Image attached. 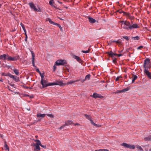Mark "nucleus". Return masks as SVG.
Returning <instances> with one entry per match:
<instances>
[{
	"instance_id": "37",
	"label": "nucleus",
	"mask_w": 151,
	"mask_h": 151,
	"mask_svg": "<svg viewBox=\"0 0 151 151\" xmlns=\"http://www.w3.org/2000/svg\"><path fill=\"white\" fill-rule=\"evenodd\" d=\"M122 78V77L121 76H118L116 78L115 81H117L119 80V79H120L121 78Z\"/></svg>"
},
{
	"instance_id": "51",
	"label": "nucleus",
	"mask_w": 151,
	"mask_h": 151,
	"mask_svg": "<svg viewBox=\"0 0 151 151\" xmlns=\"http://www.w3.org/2000/svg\"><path fill=\"white\" fill-rule=\"evenodd\" d=\"M54 67V68L53 69V71H55L57 67Z\"/></svg>"
},
{
	"instance_id": "59",
	"label": "nucleus",
	"mask_w": 151,
	"mask_h": 151,
	"mask_svg": "<svg viewBox=\"0 0 151 151\" xmlns=\"http://www.w3.org/2000/svg\"><path fill=\"white\" fill-rule=\"evenodd\" d=\"M112 41H113L112 40H111L110 41V42H111L112 43V42H113Z\"/></svg>"
},
{
	"instance_id": "35",
	"label": "nucleus",
	"mask_w": 151,
	"mask_h": 151,
	"mask_svg": "<svg viewBox=\"0 0 151 151\" xmlns=\"http://www.w3.org/2000/svg\"><path fill=\"white\" fill-rule=\"evenodd\" d=\"M137 148L139 149L140 150L142 151L143 150V149L142 148V147L138 145H137L136 146Z\"/></svg>"
},
{
	"instance_id": "12",
	"label": "nucleus",
	"mask_w": 151,
	"mask_h": 151,
	"mask_svg": "<svg viewBox=\"0 0 151 151\" xmlns=\"http://www.w3.org/2000/svg\"><path fill=\"white\" fill-rule=\"evenodd\" d=\"M117 12H118L120 14L123 13V15H125L127 17H128L130 18V17H131V16L129 13L124 12L121 10H119L117 11Z\"/></svg>"
},
{
	"instance_id": "43",
	"label": "nucleus",
	"mask_w": 151,
	"mask_h": 151,
	"mask_svg": "<svg viewBox=\"0 0 151 151\" xmlns=\"http://www.w3.org/2000/svg\"><path fill=\"white\" fill-rule=\"evenodd\" d=\"M113 59V62L114 63H115L116 62V59L115 58H112Z\"/></svg>"
},
{
	"instance_id": "28",
	"label": "nucleus",
	"mask_w": 151,
	"mask_h": 151,
	"mask_svg": "<svg viewBox=\"0 0 151 151\" xmlns=\"http://www.w3.org/2000/svg\"><path fill=\"white\" fill-rule=\"evenodd\" d=\"M139 39V37L138 36H136L135 37H132V39L133 40H138Z\"/></svg>"
},
{
	"instance_id": "33",
	"label": "nucleus",
	"mask_w": 151,
	"mask_h": 151,
	"mask_svg": "<svg viewBox=\"0 0 151 151\" xmlns=\"http://www.w3.org/2000/svg\"><path fill=\"white\" fill-rule=\"evenodd\" d=\"M90 121L91 122V124H93V125L95 126H96V127H99V126H98V125L96 124L95 123H94L93 120H92L91 119V120H90Z\"/></svg>"
},
{
	"instance_id": "64",
	"label": "nucleus",
	"mask_w": 151,
	"mask_h": 151,
	"mask_svg": "<svg viewBox=\"0 0 151 151\" xmlns=\"http://www.w3.org/2000/svg\"><path fill=\"white\" fill-rule=\"evenodd\" d=\"M150 63H151V62H150Z\"/></svg>"
},
{
	"instance_id": "13",
	"label": "nucleus",
	"mask_w": 151,
	"mask_h": 151,
	"mask_svg": "<svg viewBox=\"0 0 151 151\" xmlns=\"http://www.w3.org/2000/svg\"><path fill=\"white\" fill-rule=\"evenodd\" d=\"M73 57L80 63H81L82 62L81 58L78 56L76 55H73Z\"/></svg>"
},
{
	"instance_id": "47",
	"label": "nucleus",
	"mask_w": 151,
	"mask_h": 151,
	"mask_svg": "<svg viewBox=\"0 0 151 151\" xmlns=\"http://www.w3.org/2000/svg\"><path fill=\"white\" fill-rule=\"evenodd\" d=\"M40 146L42 147H43V148H44V149H46L47 148L46 146V145H42L41 144V145H40Z\"/></svg>"
},
{
	"instance_id": "46",
	"label": "nucleus",
	"mask_w": 151,
	"mask_h": 151,
	"mask_svg": "<svg viewBox=\"0 0 151 151\" xmlns=\"http://www.w3.org/2000/svg\"><path fill=\"white\" fill-rule=\"evenodd\" d=\"M36 71L39 74L41 73L39 68H37L36 69Z\"/></svg>"
},
{
	"instance_id": "23",
	"label": "nucleus",
	"mask_w": 151,
	"mask_h": 151,
	"mask_svg": "<svg viewBox=\"0 0 151 151\" xmlns=\"http://www.w3.org/2000/svg\"><path fill=\"white\" fill-rule=\"evenodd\" d=\"M129 88L128 87H127V88H124L122 90H121V91H120V92H122V93L125 92H126V91H129Z\"/></svg>"
},
{
	"instance_id": "29",
	"label": "nucleus",
	"mask_w": 151,
	"mask_h": 151,
	"mask_svg": "<svg viewBox=\"0 0 151 151\" xmlns=\"http://www.w3.org/2000/svg\"><path fill=\"white\" fill-rule=\"evenodd\" d=\"M84 115L85 117L87 119L90 120H91V117L90 116H89L87 114H85Z\"/></svg>"
},
{
	"instance_id": "25",
	"label": "nucleus",
	"mask_w": 151,
	"mask_h": 151,
	"mask_svg": "<svg viewBox=\"0 0 151 151\" xmlns=\"http://www.w3.org/2000/svg\"><path fill=\"white\" fill-rule=\"evenodd\" d=\"M48 21L49 22V23L50 24H53V25H56V24L57 23H56L53 22L51 20V19H50V18H48Z\"/></svg>"
},
{
	"instance_id": "1",
	"label": "nucleus",
	"mask_w": 151,
	"mask_h": 151,
	"mask_svg": "<svg viewBox=\"0 0 151 151\" xmlns=\"http://www.w3.org/2000/svg\"><path fill=\"white\" fill-rule=\"evenodd\" d=\"M121 22L122 23V25H124L126 26H123L122 28L126 30H131L134 29H136L139 28V26L138 24L136 23H133L132 22H131V24L130 23L127 21H121Z\"/></svg>"
},
{
	"instance_id": "11",
	"label": "nucleus",
	"mask_w": 151,
	"mask_h": 151,
	"mask_svg": "<svg viewBox=\"0 0 151 151\" xmlns=\"http://www.w3.org/2000/svg\"><path fill=\"white\" fill-rule=\"evenodd\" d=\"M145 67V72L147 75L148 77L150 79H151V73L149 72L147 69V67Z\"/></svg>"
},
{
	"instance_id": "4",
	"label": "nucleus",
	"mask_w": 151,
	"mask_h": 151,
	"mask_svg": "<svg viewBox=\"0 0 151 151\" xmlns=\"http://www.w3.org/2000/svg\"><path fill=\"white\" fill-rule=\"evenodd\" d=\"M40 83L42 85L43 88L49 86H51L50 84H51V83H47V81L44 79L41 80Z\"/></svg>"
},
{
	"instance_id": "50",
	"label": "nucleus",
	"mask_w": 151,
	"mask_h": 151,
	"mask_svg": "<svg viewBox=\"0 0 151 151\" xmlns=\"http://www.w3.org/2000/svg\"><path fill=\"white\" fill-rule=\"evenodd\" d=\"M73 124L75 125V126H76V125H80V124H79V123H75V124Z\"/></svg>"
},
{
	"instance_id": "61",
	"label": "nucleus",
	"mask_w": 151,
	"mask_h": 151,
	"mask_svg": "<svg viewBox=\"0 0 151 151\" xmlns=\"http://www.w3.org/2000/svg\"><path fill=\"white\" fill-rule=\"evenodd\" d=\"M1 5L0 4V8L1 7Z\"/></svg>"
},
{
	"instance_id": "56",
	"label": "nucleus",
	"mask_w": 151,
	"mask_h": 151,
	"mask_svg": "<svg viewBox=\"0 0 151 151\" xmlns=\"http://www.w3.org/2000/svg\"><path fill=\"white\" fill-rule=\"evenodd\" d=\"M113 42H116V41L115 40H113L112 41Z\"/></svg>"
},
{
	"instance_id": "31",
	"label": "nucleus",
	"mask_w": 151,
	"mask_h": 151,
	"mask_svg": "<svg viewBox=\"0 0 151 151\" xmlns=\"http://www.w3.org/2000/svg\"><path fill=\"white\" fill-rule=\"evenodd\" d=\"M21 25L24 32H25V33H26V30L25 29V27H24V25L23 24H22V23H21Z\"/></svg>"
},
{
	"instance_id": "60",
	"label": "nucleus",
	"mask_w": 151,
	"mask_h": 151,
	"mask_svg": "<svg viewBox=\"0 0 151 151\" xmlns=\"http://www.w3.org/2000/svg\"><path fill=\"white\" fill-rule=\"evenodd\" d=\"M59 19H60L61 20H63L62 19H61V18H59Z\"/></svg>"
},
{
	"instance_id": "55",
	"label": "nucleus",
	"mask_w": 151,
	"mask_h": 151,
	"mask_svg": "<svg viewBox=\"0 0 151 151\" xmlns=\"http://www.w3.org/2000/svg\"><path fill=\"white\" fill-rule=\"evenodd\" d=\"M14 84H11L10 85L12 86H14Z\"/></svg>"
},
{
	"instance_id": "36",
	"label": "nucleus",
	"mask_w": 151,
	"mask_h": 151,
	"mask_svg": "<svg viewBox=\"0 0 151 151\" xmlns=\"http://www.w3.org/2000/svg\"><path fill=\"white\" fill-rule=\"evenodd\" d=\"M95 151H109L107 149H100L98 150H95Z\"/></svg>"
},
{
	"instance_id": "38",
	"label": "nucleus",
	"mask_w": 151,
	"mask_h": 151,
	"mask_svg": "<svg viewBox=\"0 0 151 151\" xmlns=\"http://www.w3.org/2000/svg\"><path fill=\"white\" fill-rule=\"evenodd\" d=\"M74 82V81H70L69 82H67L66 84L69 85V84H72V83H73Z\"/></svg>"
},
{
	"instance_id": "20",
	"label": "nucleus",
	"mask_w": 151,
	"mask_h": 151,
	"mask_svg": "<svg viewBox=\"0 0 151 151\" xmlns=\"http://www.w3.org/2000/svg\"><path fill=\"white\" fill-rule=\"evenodd\" d=\"M91 75L90 74H88L85 77V79L82 80V82H83L86 80H89L90 78Z\"/></svg>"
},
{
	"instance_id": "7",
	"label": "nucleus",
	"mask_w": 151,
	"mask_h": 151,
	"mask_svg": "<svg viewBox=\"0 0 151 151\" xmlns=\"http://www.w3.org/2000/svg\"><path fill=\"white\" fill-rule=\"evenodd\" d=\"M8 76L11 78L13 79L14 81H15L16 82H18L19 81V79L18 77L12 75L10 73H8Z\"/></svg>"
},
{
	"instance_id": "39",
	"label": "nucleus",
	"mask_w": 151,
	"mask_h": 151,
	"mask_svg": "<svg viewBox=\"0 0 151 151\" xmlns=\"http://www.w3.org/2000/svg\"><path fill=\"white\" fill-rule=\"evenodd\" d=\"M66 126V124H65L63 125L62 126H61L59 128V129H63L65 126Z\"/></svg>"
},
{
	"instance_id": "53",
	"label": "nucleus",
	"mask_w": 151,
	"mask_h": 151,
	"mask_svg": "<svg viewBox=\"0 0 151 151\" xmlns=\"http://www.w3.org/2000/svg\"><path fill=\"white\" fill-rule=\"evenodd\" d=\"M121 91V90H118L117 91V93H122V92H120V91Z\"/></svg>"
},
{
	"instance_id": "54",
	"label": "nucleus",
	"mask_w": 151,
	"mask_h": 151,
	"mask_svg": "<svg viewBox=\"0 0 151 151\" xmlns=\"http://www.w3.org/2000/svg\"><path fill=\"white\" fill-rule=\"evenodd\" d=\"M79 81V80H76L75 81H74V82H76L78 81Z\"/></svg>"
},
{
	"instance_id": "14",
	"label": "nucleus",
	"mask_w": 151,
	"mask_h": 151,
	"mask_svg": "<svg viewBox=\"0 0 151 151\" xmlns=\"http://www.w3.org/2000/svg\"><path fill=\"white\" fill-rule=\"evenodd\" d=\"M88 18L89 22L93 24L96 22H98V21H96L95 19L90 17H89Z\"/></svg>"
},
{
	"instance_id": "22",
	"label": "nucleus",
	"mask_w": 151,
	"mask_h": 151,
	"mask_svg": "<svg viewBox=\"0 0 151 151\" xmlns=\"http://www.w3.org/2000/svg\"><path fill=\"white\" fill-rule=\"evenodd\" d=\"M144 140L145 141H151V135L145 137Z\"/></svg>"
},
{
	"instance_id": "32",
	"label": "nucleus",
	"mask_w": 151,
	"mask_h": 151,
	"mask_svg": "<svg viewBox=\"0 0 151 151\" xmlns=\"http://www.w3.org/2000/svg\"><path fill=\"white\" fill-rule=\"evenodd\" d=\"M40 76L41 77V80H42L43 79H44V73H40L39 74Z\"/></svg>"
},
{
	"instance_id": "15",
	"label": "nucleus",
	"mask_w": 151,
	"mask_h": 151,
	"mask_svg": "<svg viewBox=\"0 0 151 151\" xmlns=\"http://www.w3.org/2000/svg\"><path fill=\"white\" fill-rule=\"evenodd\" d=\"M107 54L109 55V57L112 58H114V56H117L118 54L116 53H114L111 51L109 52H108Z\"/></svg>"
},
{
	"instance_id": "5",
	"label": "nucleus",
	"mask_w": 151,
	"mask_h": 151,
	"mask_svg": "<svg viewBox=\"0 0 151 151\" xmlns=\"http://www.w3.org/2000/svg\"><path fill=\"white\" fill-rule=\"evenodd\" d=\"M121 145L125 148L131 149H134L135 148V146L134 145L128 144L125 143H123L121 144Z\"/></svg>"
},
{
	"instance_id": "26",
	"label": "nucleus",
	"mask_w": 151,
	"mask_h": 151,
	"mask_svg": "<svg viewBox=\"0 0 151 151\" xmlns=\"http://www.w3.org/2000/svg\"><path fill=\"white\" fill-rule=\"evenodd\" d=\"M133 78L132 80V83H133L135 81L137 78V76L135 75H133Z\"/></svg>"
},
{
	"instance_id": "62",
	"label": "nucleus",
	"mask_w": 151,
	"mask_h": 151,
	"mask_svg": "<svg viewBox=\"0 0 151 151\" xmlns=\"http://www.w3.org/2000/svg\"><path fill=\"white\" fill-rule=\"evenodd\" d=\"M149 151H151V148L149 150Z\"/></svg>"
},
{
	"instance_id": "63",
	"label": "nucleus",
	"mask_w": 151,
	"mask_h": 151,
	"mask_svg": "<svg viewBox=\"0 0 151 151\" xmlns=\"http://www.w3.org/2000/svg\"><path fill=\"white\" fill-rule=\"evenodd\" d=\"M0 81H1V80H0Z\"/></svg>"
},
{
	"instance_id": "48",
	"label": "nucleus",
	"mask_w": 151,
	"mask_h": 151,
	"mask_svg": "<svg viewBox=\"0 0 151 151\" xmlns=\"http://www.w3.org/2000/svg\"><path fill=\"white\" fill-rule=\"evenodd\" d=\"M116 43L119 44H121L122 42L119 41V40H118L117 41H116Z\"/></svg>"
},
{
	"instance_id": "49",
	"label": "nucleus",
	"mask_w": 151,
	"mask_h": 151,
	"mask_svg": "<svg viewBox=\"0 0 151 151\" xmlns=\"http://www.w3.org/2000/svg\"><path fill=\"white\" fill-rule=\"evenodd\" d=\"M143 47V46H139V47H138L137 48V50H139L140 49H141V48H142Z\"/></svg>"
},
{
	"instance_id": "58",
	"label": "nucleus",
	"mask_w": 151,
	"mask_h": 151,
	"mask_svg": "<svg viewBox=\"0 0 151 151\" xmlns=\"http://www.w3.org/2000/svg\"><path fill=\"white\" fill-rule=\"evenodd\" d=\"M27 109V110H28V111H29V110H30V108H29V109Z\"/></svg>"
},
{
	"instance_id": "9",
	"label": "nucleus",
	"mask_w": 151,
	"mask_h": 151,
	"mask_svg": "<svg viewBox=\"0 0 151 151\" xmlns=\"http://www.w3.org/2000/svg\"><path fill=\"white\" fill-rule=\"evenodd\" d=\"M91 96L95 99L97 98L103 99L104 98V97L101 95L98 94L96 93H94L93 95Z\"/></svg>"
},
{
	"instance_id": "17",
	"label": "nucleus",
	"mask_w": 151,
	"mask_h": 151,
	"mask_svg": "<svg viewBox=\"0 0 151 151\" xmlns=\"http://www.w3.org/2000/svg\"><path fill=\"white\" fill-rule=\"evenodd\" d=\"M31 53L32 56V64H33V66H35V62H34L35 55H34V52H33V51H31Z\"/></svg>"
},
{
	"instance_id": "18",
	"label": "nucleus",
	"mask_w": 151,
	"mask_h": 151,
	"mask_svg": "<svg viewBox=\"0 0 151 151\" xmlns=\"http://www.w3.org/2000/svg\"><path fill=\"white\" fill-rule=\"evenodd\" d=\"M46 115V114H42L40 113H38L37 114V117H41L42 118H43Z\"/></svg>"
},
{
	"instance_id": "41",
	"label": "nucleus",
	"mask_w": 151,
	"mask_h": 151,
	"mask_svg": "<svg viewBox=\"0 0 151 151\" xmlns=\"http://www.w3.org/2000/svg\"><path fill=\"white\" fill-rule=\"evenodd\" d=\"M25 37L24 40L25 42H27V35L26 33H25Z\"/></svg>"
},
{
	"instance_id": "52",
	"label": "nucleus",
	"mask_w": 151,
	"mask_h": 151,
	"mask_svg": "<svg viewBox=\"0 0 151 151\" xmlns=\"http://www.w3.org/2000/svg\"><path fill=\"white\" fill-rule=\"evenodd\" d=\"M122 54H118L117 56H118L119 57H120L121 56H122Z\"/></svg>"
},
{
	"instance_id": "21",
	"label": "nucleus",
	"mask_w": 151,
	"mask_h": 151,
	"mask_svg": "<svg viewBox=\"0 0 151 151\" xmlns=\"http://www.w3.org/2000/svg\"><path fill=\"white\" fill-rule=\"evenodd\" d=\"M4 147L5 148V150H8V151H9V147L7 145L6 142H5Z\"/></svg>"
},
{
	"instance_id": "40",
	"label": "nucleus",
	"mask_w": 151,
	"mask_h": 151,
	"mask_svg": "<svg viewBox=\"0 0 151 151\" xmlns=\"http://www.w3.org/2000/svg\"><path fill=\"white\" fill-rule=\"evenodd\" d=\"M89 49L88 50L86 51L82 50V52L84 53H87L89 52Z\"/></svg>"
},
{
	"instance_id": "44",
	"label": "nucleus",
	"mask_w": 151,
	"mask_h": 151,
	"mask_svg": "<svg viewBox=\"0 0 151 151\" xmlns=\"http://www.w3.org/2000/svg\"><path fill=\"white\" fill-rule=\"evenodd\" d=\"M47 115L48 116H50L51 117H52V118L53 117V115H52V114H47Z\"/></svg>"
},
{
	"instance_id": "8",
	"label": "nucleus",
	"mask_w": 151,
	"mask_h": 151,
	"mask_svg": "<svg viewBox=\"0 0 151 151\" xmlns=\"http://www.w3.org/2000/svg\"><path fill=\"white\" fill-rule=\"evenodd\" d=\"M51 86L55 85H59L61 86H63V84L62 81H57L55 82L51 83Z\"/></svg>"
},
{
	"instance_id": "6",
	"label": "nucleus",
	"mask_w": 151,
	"mask_h": 151,
	"mask_svg": "<svg viewBox=\"0 0 151 151\" xmlns=\"http://www.w3.org/2000/svg\"><path fill=\"white\" fill-rule=\"evenodd\" d=\"M29 5L31 9L35 11H36L37 12L40 11V9L39 8L37 9L34 4L32 2H30L29 3Z\"/></svg>"
},
{
	"instance_id": "34",
	"label": "nucleus",
	"mask_w": 151,
	"mask_h": 151,
	"mask_svg": "<svg viewBox=\"0 0 151 151\" xmlns=\"http://www.w3.org/2000/svg\"><path fill=\"white\" fill-rule=\"evenodd\" d=\"M55 25H56L58 27H59V28L60 29V30L62 31H63V29H62V27H61V26H60V24H58V23H57Z\"/></svg>"
},
{
	"instance_id": "16",
	"label": "nucleus",
	"mask_w": 151,
	"mask_h": 151,
	"mask_svg": "<svg viewBox=\"0 0 151 151\" xmlns=\"http://www.w3.org/2000/svg\"><path fill=\"white\" fill-rule=\"evenodd\" d=\"M9 68H10L12 70H13L14 71V72L15 73V74L17 75V76H18L19 75V70L15 69L14 68L13 69H12V67H8Z\"/></svg>"
},
{
	"instance_id": "10",
	"label": "nucleus",
	"mask_w": 151,
	"mask_h": 151,
	"mask_svg": "<svg viewBox=\"0 0 151 151\" xmlns=\"http://www.w3.org/2000/svg\"><path fill=\"white\" fill-rule=\"evenodd\" d=\"M150 63V60L148 58H147L144 61L143 66H146L147 65H149Z\"/></svg>"
},
{
	"instance_id": "30",
	"label": "nucleus",
	"mask_w": 151,
	"mask_h": 151,
	"mask_svg": "<svg viewBox=\"0 0 151 151\" xmlns=\"http://www.w3.org/2000/svg\"><path fill=\"white\" fill-rule=\"evenodd\" d=\"M35 141L37 142L36 145H38L40 146V145H41V142L39 140H35Z\"/></svg>"
},
{
	"instance_id": "45",
	"label": "nucleus",
	"mask_w": 151,
	"mask_h": 151,
	"mask_svg": "<svg viewBox=\"0 0 151 151\" xmlns=\"http://www.w3.org/2000/svg\"><path fill=\"white\" fill-rule=\"evenodd\" d=\"M1 75H2V76H8V73L6 74L4 73H2Z\"/></svg>"
},
{
	"instance_id": "24",
	"label": "nucleus",
	"mask_w": 151,
	"mask_h": 151,
	"mask_svg": "<svg viewBox=\"0 0 151 151\" xmlns=\"http://www.w3.org/2000/svg\"><path fill=\"white\" fill-rule=\"evenodd\" d=\"M35 147L36 148L34 149L36 151H39L40 150L39 145H35Z\"/></svg>"
},
{
	"instance_id": "42",
	"label": "nucleus",
	"mask_w": 151,
	"mask_h": 151,
	"mask_svg": "<svg viewBox=\"0 0 151 151\" xmlns=\"http://www.w3.org/2000/svg\"><path fill=\"white\" fill-rule=\"evenodd\" d=\"M123 38L126 40H129V39L128 38V36H124L123 37Z\"/></svg>"
},
{
	"instance_id": "3",
	"label": "nucleus",
	"mask_w": 151,
	"mask_h": 151,
	"mask_svg": "<svg viewBox=\"0 0 151 151\" xmlns=\"http://www.w3.org/2000/svg\"><path fill=\"white\" fill-rule=\"evenodd\" d=\"M67 63V61L65 60H58L55 62L53 66H55V65H66Z\"/></svg>"
},
{
	"instance_id": "19",
	"label": "nucleus",
	"mask_w": 151,
	"mask_h": 151,
	"mask_svg": "<svg viewBox=\"0 0 151 151\" xmlns=\"http://www.w3.org/2000/svg\"><path fill=\"white\" fill-rule=\"evenodd\" d=\"M73 124V122L70 120H68L65 122V124L66 126H68L69 124L71 125Z\"/></svg>"
},
{
	"instance_id": "57",
	"label": "nucleus",
	"mask_w": 151,
	"mask_h": 151,
	"mask_svg": "<svg viewBox=\"0 0 151 151\" xmlns=\"http://www.w3.org/2000/svg\"><path fill=\"white\" fill-rule=\"evenodd\" d=\"M58 3H60V4H61L62 3V2H60L59 1H58Z\"/></svg>"
},
{
	"instance_id": "27",
	"label": "nucleus",
	"mask_w": 151,
	"mask_h": 151,
	"mask_svg": "<svg viewBox=\"0 0 151 151\" xmlns=\"http://www.w3.org/2000/svg\"><path fill=\"white\" fill-rule=\"evenodd\" d=\"M49 4L51 6H52L54 7V8H55V6L53 4V3H54V1L53 0H50V1H49Z\"/></svg>"
},
{
	"instance_id": "2",
	"label": "nucleus",
	"mask_w": 151,
	"mask_h": 151,
	"mask_svg": "<svg viewBox=\"0 0 151 151\" xmlns=\"http://www.w3.org/2000/svg\"><path fill=\"white\" fill-rule=\"evenodd\" d=\"M19 58V56H15L11 57L9 56L8 54H4L0 56V60L8 61H16Z\"/></svg>"
}]
</instances>
